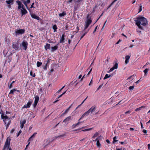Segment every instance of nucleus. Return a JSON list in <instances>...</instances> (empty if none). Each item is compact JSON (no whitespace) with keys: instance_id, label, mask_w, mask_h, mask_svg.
Returning <instances> with one entry per match:
<instances>
[{"instance_id":"79ce46f5","label":"nucleus","mask_w":150,"mask_h":150,"mask_svg":"<svg viewBox=\"0 0 150 150\" xmlns=\"http://www.w3.org/2000/svg\"><path fill=\"white\" fill-rule=\"evenodd\" d=\"M77 125L76 124H74L72 126V128H74L76 127L77 126Z\"/></svg>"},{"instance_id":"0eeeda50","label":"nucleus","mask_w":150,"mask_h":150,"mask_svg":"<svg viewBox=\"0 0 150 150\" xmlns=\"http://www.w3.org/2000/svg\"><path fill=\"white\" fill-rule=\"evenodd\" d=\"M10 141H8V139H6L4 148L2 150H5L6 148H8V146H9Z\"/></svg>"},{"instance_id":"bb28decb","label":"nucleus","mask_w":150,"mask_h":150,"mask_svg":"<svg viewBox=\"0 0 150 150\" xmlns=\"http://www.w3.org/2000/svg\"><path fill=\"white\" fill-rule=\"evenodd\" d=\"M149 69L146 68L144 71V73L145 76L146 75L147 73L149 71Z\"/></svg>"},{"instance_id":"e2e57ef3","label":"nucleus","mask_w":150,"mask_h":150,"mask_svg":"<svg viewBox=\"0 0 150 150\" xmlns=\"http://www.w3.org/2000/svg\"><path fill=\"white\" fill-rule=\"evenodd\" d=\"M92 83V79H91L90 83H89V86H90L91 85V84Z\"/></svg>"},{"instance_id":"a19ab883","label":"nucleus","mask_w":150,"mask_h":150,"mask_svg":"<svg viewBox=\"0 0 150 150\" xmlns=\"http://www.w3.org/2000/svg\"><path fill=\"white\" fill-rule=\"evenodd\" d=\"M96 144L97 146L99 147L100 146L99 142V140H97V141Z\"/></svg>"},{"instance_id":"39448f33","label":"nucleus","mask_w":150,"mask_h":150,"mask_svg":"<svg viewBox=\"0 0 150 150\" xmlns=\"http://www.w3.org/2000/svg\"><path fill=\"white\" fill-rule=\"evenodd\" d=\"M92 22V21L90 19L88 18L85 22V25L84 28V30H86L88 28L89 25Z\"/></svg>"},{"instance_id":"49530a36","label":"nucleus","mask_w":150,"mask_h":150,"mask_svg":"<svg viewBox=\"0 0 150 150\" xmlns=\"http://www.w3.org/2000/svg\"><path fill=\"white\" fill-rule=\"evenodd\" d=\"M142 6H140V8L139 10V11L138 12V13H139L140 12H141L142 10Z\"/></svg>"},{"instance_id":"de8ad7c7","label":"nucleus","mask_w":150,"mask_h":150,"mask_svg":"<svg viewBox=\"0 0 150 150\" xmlns=\"http://www.w3.org/2000/svg\"><path fill=\"white\" fill-rule=\"evenodd\" d=\"M37 103H38L34 102V104L33 105L34 107H36L37 104Z\"/></svg>"},{"instance_id":"58836bf2","label":"nucleus","mask_w":150,"mask_h":150,"mask_svg":"<svg viewBox=\"0 0 150 150\" xmlns=\"http://www.w3.org/2000/svg\"><path fill=\"white\" fill-rule=\"evenodd\" d=\"M89 29H87V30H84H84L82 31V32H83H83H84V33H86V34L88 32V31H89Z\"/></svg>"},{"instance_id":"f704fd0d","label":"nucleus","mask_w":150,"mask_h":150,"mask_svg":"<svg viewBox=\"0 0 150 150\" xmlns=\"http://www.w3.org/2000/svg\"><path fill=\"white\" fill-rule=\"evenodd\" d=\"M108 78H109V75H108V74H106L105 75L104 77V78L103 79L104 80H105V79H107Z\"/></svg>"},{"instance_id":"2f4dec72","label":"nucleus","mask_w":150,"mask_h":150,"mask_svg":"<svg viewBox=\"0 0 150 150\" xmlns=\"http://www.w3.org/2000/svg\"><path fill=\"white\" fill-rule=\"evenodd\" d=\"M117 0H114V1L110 5V6H109V7H108L107 9L109 8L116 1H117Z\"/></svg>"},{"instance_id":"6e6d98bb","label":"nucleus","mask_w":150,"mask_h":150,"mask_svg":"<svg viewBox=\"0 0 150 150\" xmlns=\"http://www.w3.org/2000/svg\"><path fill=\"white\" fill-rule=\"evenodd\" d=\"M143 133H145V134H146L147 132L146 130L145 129H144L143 131Z\"/></svg>"},{"instance_id":"412c9836","label":"nucleus","mask_w":150,"mask_h":150,"mask_svg":"<svg viewBox=\"0 0 150 150\" xmlns=\"http://www.w3.org/2000/svg\"><path fill=\"white\" fill-rule=\"evenodd\" d=\"M64 135H65L64 134H62V135H60L58 136H55L54 137V139L53 140L55 139H56L58 138H59L62 137H64Z\"/></svg>"},{"instance_id":"052dcab7","label":"nucleus","mask_w":150,"mask_h":150,"mask_svg":"<svg viewBox=\"0 0 150 150\" xmlns=\"http://www.w3.org/2000/svg\"><path fill=\"white\" fill-rule=\"evenodd\" d=\"M69 111V110L67 109L65 111V112H64V113H67L68 112V111Z\"/></svg>"},{"instance_id":"6e6552de","label":"nucleus","mask_w":150,"mask_h":150,"mask_svg":"<svg viewBox=\"0 0 150 150\" xmlns=\"http://www.w3.org/2000/svg\"><path fill=\"white\" fill-rule=\"evenodd\" d=\"M23 1V2L26 8L28 10H29V8H28L27 6V4H29L30 2V0H21Z\"/></svg>"},{"instance_id":"aec40b11","label":"nucleus","mask_w":150,"mask_h":150,"mask_svg":"<svg viewBox=\"0 0 150 150\" xmlns=\"http://www.w3.org/2000/svg\"><path fill=\"white\" fill-rule=\"evenodd\" d=\"M37 132H35L29 138L28 141H29L31 139L33 138H34L35 137V136L37 134Z\"/></svg>"},{"instance_id":"f257e3e1","label":"nucleus","mask_w":150,"mask_h":150,"mask_svg":"<svg viewBox=\"0 0 150 150\" xmlns=\"http://www.w3.org/2000/svg\"><path fill=\"white\" fill-rule=\"evenodd\" d=\"M137 20H135L136 24L138 26L139 28L143 30V27L141 25V24L143 26H145L148 24L146 18L142 16L137 17Z\"/></svg>"},{"instance_id":"69168bd1","label":"nucleus","mask_w":150,"mask_h":150,"mask_svg":"<svg viewBox=\"0 0 150 150\" xmlns=\"http://www.w3.org/2000/svg\"><path fill=\"white\" fill-rule=\"evenodd\" d=\"M148 150H149L150 148V144H148Z\"/></svg>"},{"instance_id":"f03ea898","label":"nucleus","mask_w":150,"mask_h":150,"mask_svg":"<svg viewBox=\"0 0 150 150\" xmlns=\"http://www.w3.org/2000/svg\"><path fill=\"white\" fill-rule=\"evenodd\" d=\"M96 109V106L95 105L93 106L88 111L82 115L81 117L79 119V121L82 118L84 117L85 116L88 115L90 113L91 114H96L97 112H96L95 113Z\"/></svg>"},{"instance_id":"603ef678","label":"nucleus","mask_w":150,"mask_h":150,"mask_svg":"<svg viewBox=\"0 0 150 150\" xmlns=\"http://www.w3.org/2000/svg\"><path fill=\"white\" fill-rule=\"evenodd\" d=\"M92 68H91V69L90 71H89L88 74H87V75H88L90 74V73L92 71Z\"/></svg>"},{"instance_id":"1a4fd4ad","label":"nucleus","mask_w":150,"mask_h":150,"mask_svg":"<svg viewBox=\"0 0 150 150\" xmlns=\"http://www.w3.org/2000/svg\"><path fill=\"white\" fill-rule=\"evenodd\" d=\"M28 45V43L27 41H23L22 43V45L23 47V49L26 50L27 48V46Z\"/></svg>"},{"instance_id":"680f3d73","label":"nucleus","mask_w":150,"mask_h":150,"mask_svg":"<svg viewBox=\"0 0 150 150\" xmlns=\"http://www.w3.org/2000/svg\"><path fill=\"white\" fill-rule=\"evenodd\" d=\"M12 83H11L9 86V88H12Z\"/></svg>"},{"instance_id":"7ed1b4c3","label":"nucleus","mask_w":150,"mask_h":150,"mask_svg":"<svg viewBox=\"0 0 150 150\" xmlns=\"http://www.w3.org/2000/svg\"><path fill=\"white\" fill-rule=\"evenodd\" d=\"M1 118L3 120L5 124L6 127V129H7L10 123L11 120H10V118L7 115L4 116V114H1Z\"/></svg>"},{"instance_id":"338daca9","label":"nucleus","mask_w":150,"mask_h":150,"mask_svg":"<svg viewBox=\"0 0 150 150\" xmlns=\"http://www.w3.org/2000/svg\"><path fill=\"white\" fill-rule=\"evenodd\" d=\"M59 98H57V100H56L55 101H54V103H56V102H57L59 100L58 99Z\"/></svg>"},{"instance_id":"9b49d317","label":"nucleus","mask_w":150,"mask_h":150,"mask_svg":"<svg viewBox=\"0 0 150 150\" xmlns=\"http://www.w3.org/2000/svg\"><path fill=\"white\" fill-rule=\"evenodd\" d=\"M21 11L22 13V16L25 14L27 13L28 12L27 10L24 8V7H23L22 9H21Z\"/></svg>"},{"instance_id":"4c0bfd02","label":"nucleus","mask_w":150,"mask_h":150,"mask_svg":"<svg viewBox=\"0 0 150 150\" xmlns=\"http://www.w3.org/2000/svg\"><path fill=\"white\" fill-rule=\"evenodd\" d=\"M30 75L31 76H32L33 77H35V73H34L33 74V72L32 71H30Z\"/></svg>"},{"instance_id":"864d4df0","label":"nucleus","mask_w":150,"mask_h":150,"mask_svg":"<svg viewBox=\"0 0 150 150\" xmlns=\"http://www.w3.org/2000/svg\"><path fill=\"white\" fill-rule=\"evenodd\" d=\"M92 68H91V69L90 71H89L88 74H87V75H88L90 74V73L92 71Z\"/></svg>"},{"instance_id":"dca6fc26","label":"nucleus","mask_w":150,"mask_h":150,"mask_svg":"<svg viewBox=\"0 0 150 150\" xmlns=\"http://www.w3.org/2000/svg\"><path fill=\"white\" fill-rule=\"evenodd\" d=\"M12 46V47L16 50H18L19 48L18 45L17 43L13 44Z\"/></svg>"},{"instance_id":"9d476101","label":"nucleus","mask_w":150,"mask_h":150,"mask_svg":"<svg viewBox=\"0 0 150 150\" xmlns=\"http://www.w3.org/2000/svg\"><path fill=\"white\" fill-rule=\"evenodd\" d=\"M16 3L18 4V9H20L21 8H22L23 7H24V6L23 4H22V3L21 2L19 1H16Z\"/></svg>"},{"instance_id":"473e14b6","label":"nucleus","mask_w":150,"mask_h":150,"mask_svg":"<svg viewBox=\"0 0 150 150\" xmlns=\"http://www.w3.org/2000/svg\"><path fill=\"white\" fill-rule=\"evenodd\" d=\"M99 135V133L98 132H96L94 134L93 136L92 137V138H93L94 137H97Z\"/></svg>"},{"instance_id":"4468645a","label":"nucleus","mask_w":150,"mask_h":150,"mask_svg":"<svg viewBox=\"0 0 150 150\" xmlns=\"http://www.w3.org/2000/svg\"><path fill=\"white\" fill-rule=\"evenodd\" d=\"M31 17L33 18L37 19V20H40V18L38 16H37L34 14H31Z\"/></svg>"},{"instance_id":"09e8293b","label":"nucleus","mask_w":150,"mask_h":150,"mask_svg":"<svg viewBox=\"0 0 150 150\" xmlns=\"http://www.w3.org/2000/svg\"><path fill=\"white\" fill-rule=\"evenodd\" d=\"M131 112V111L130 110H129L126 112H125V114H129L130 113V112Z\"/></svg>"},{"instance_id":"a18cd8bd","label":"nucleus","mask_w":150,"mask_h":150,"mask_svg":"<svg viewBox=\"0 0 150 150\" xmlns=\"http://www.w3.org/2000/svg\"><path fill=\"white\" fill-rule=\"evenodd\" d=\"M141 110V108L139 107L138 108H136L135 110V111H139Z\"/></svg>"},{"instance_id":"423d86ee","label":"nucleus","mask_w":150,"mask_h":150,"mask_svg":"<svg viewBox=\"0 0 150 150\" xmlns=\"http://www.w3.org/2000/svg\"><path fill=\"white\" fill-rule=\"evenodd\" d=\"M10 141H8V139H6L4 148L2 150H5L6 148H8V146H9Z\"/></svg>"},{"instance_id":"2eb2a0df","label":"nucleus","mask_w":150,"mask_h":150,"mask_svg":"<svg viewBox=\"0 0 150 150\" xmlns=\"http://www.w3.org/2000/svg\"><path fill=\"white\" fill-rule=\"evenodd\" d=\"M130 57V56L129 55H127L125 57V64H127L129 62V59Z\"/></svg>"},{"instance_id":"c756f323","label":"nucleus","mask_w":150,"mask_h":150,"mask_svg":"<svg viewBox=\"0 0 150 150\" xmlns=\"http://www.w3.org/2000/svg\"><path fill=\"white\" fill-rule=\"evenodd\" d=\"M42 64V62H40L38 61L37 63V67H40V66H41V65Z\"/></svg>"},{"instance_id":"774afa93","label":"nucleus","mask_w":150,"mask_h":150,"mask_svg":"<svg viewBox=\"0 0 150 150\" xmlns=\"http://www.w3.org/2000/svg\"><path fill=\"white\" fill-rule=\"evenodd\" d=\"M130 130L131 131H133L134 130V129L132 128H130Z\"/></svg>"},{"instance_id":"37998d69","label":"nucleus","mask_w":150,"mask_h":150,"mask_svg":"<svg viewBox=\"0 0 150 150\" xmlns=\"http://www.w3.org/2000/svg\"><path fill=\"white\" fill-rule=\"evenodd\" d=\"M103 84H102V85H100L97 88V91H98V90L100 89L102 87V86H103Z\"/></svg>"},{"instance_id":"5701e85b","label":"nucleus","mask_w":150,"mask_h":150,"mask_svg":"<svg viewBox=\"0 0 150 150\" xmlns=\"http://www.w3.org/2000/svg\"><path fill=\"white\" fill-rule=\"evenodd\" d=\"M66 13L64 11L62 13L59 14V17H62L66 15Z\"/></svg>"},{"instance_id":"6ab92c4d","label":"nucleus","mask_w":150,"mask_h":150,"mask_svg":"<svg viewBox=\"0 0 150 150\" xmlns=\"http://www.w3.org/2000/svg\"><path fill=\"white\" fill-rule=\"evenodd\" d=\"M45 48L47 50V49H49L50 48V44L47 43L46 45L45 46Z\"/></svg>"},{"instance_id":"3c124183","label":"nucleus","mask_w":150,"mask_h":150,"mask_svg":"<svg viewBox=\"0 0 150 150\" xmlns=\"http://www.w3.org/2000/svg\"><path fill=\"white\" fill-rule=\"evenodd\" d=\"M97 27H98V26H96V28H95V29H94V31H93V33H95L96 31V30L97 29Z\"/></svg>"},{"instance_id":"5fc2aeb1","label":"nucleus","mask_w":150,"mask_h":150,"mask_svg":"<svg viewBox=\"0 0 150 150\" xmlns=\"http://www.w3.org/2000/svg\"><path fill=\"white\" fill-rule=\"evenodd\" d=\"M20 125H21L20 127H21V129L23 128V127H24V125L22 124H20Z\"/></svg>"},{"instance_id":"e433bc0d","label":"nucleus","mask_w":150,"mask_h":150,"mask_svg":"<svg viewBox=\"0 0 150 150\" xmlns=\"http://www.w3.org/2000/svg\"><path fill=\"white\" fill-rule=\"evenodd\" d=\"M92 129L93 128H90L89 129H85L82 130V131H89L90 130Z\"/></svg>"},{"instance_id":"72a5a7b5","label":"nucleus","mask_w":150,"mask_h":150,"mask_svg":"<svg viewBox=\"0 0 150 150\" xmlns=\"http://www.w3.org/2000/svg\"><path fill=\"white\" fill-rule=\"evenodd\" d=\"M26 122V121L25 120H21L20 121V124L24 125L25 123Z\"/></svg>"},{"instance_id":"7c9ffc66","label":"nucleus","mask_w":150,"mask_h":150,"mask_svg":"<svg viewBox=\"0 0 150 150\" xmlns=\"http://www.w3.org/2000/svg\"><path fill=\"white\" fill-rule=\"evenodd\" d=\"M135 75H132V76H129L127 79V80H128V79H132V80L135 77Z\"/></svg>"},{"instance_id":"13d9d810","label":"nucleus","mask_w":150,"mask_h":150,"mask_svg":"<svg viewBox=\"0 0 150 150\" xmlns=\"http://www.w3.org/2000/svg\"><path fill=\"white\" fill-rule=\"evenodd\" d=\"M14 130L15 129H12L10 132L12 134L14 132Z\"/></svg>"},{"instance_id":"f8f14e48","label":"nucleus","mask_w":150,"mask_h":150,"mask_svg":"<svg viewBox=\"0 0 150 150\" xmlns=\"http://www.w3.org/2000/svg\"><path fill=\"white\" fill-rule=\"evenodd\" d=\"M71 117L70 116L67 117L63 120V122L66 123L67 124H68L69 121L71 120Z\"/></svg>"},{"instance_id":"b1692460","label":"nucleus","mask_w":150,"mask_h":150,"mask_svg":"<svg viewBox=\"0 0 150 150\" xmlns=\"http://www.w3.org/2000/svg\"><path fill=\"white\" fill-rule=\"evenodd\" d=\"M39 99V97L38 96H37L35 97L34 102L38 103Z\"/></svg>"},{"instance_id":"a211bd4d","label":"nucleus","mask_w":150,"mask_h":150,"mask_svg":"<svg viewBox=\"0 0 150 150\" xmlns=\"http://www.w3.org/2000/svg\"><path fill=\"white\" fill-rule=\"evenodd\" d=\"M64 34H63L62 35V37L60 40V43H62L64 42Z\"/></svg>"},{"instance_id":"cd10ccee","label":"nucleus","mask_w":150,"mask_h":150,"mask_svg":"<svg viewBox=\"0 0 150 150\" xmlns=\"http://www.w3.org/2000/svg\"><path fill=\"white\" fill-rule=\"evenodd\" d=\"M118 64L117 62H116L115 64L114 65L113 67L115 69H116L118 68Z\"/></svg>"},{"instance_id":"20e7f679","label":"nucleus","mask_w":150,"mask_h":150,"mask_svg":"<svg viewBox=\"0 0 150 150\" xmlns=\"http://www.w3.org/2000/svg\"><path fill=\"white\" fill-rule=\"evenodd\" d=\"M25 32V30L23 29H16L15 32L16 36L19 35L24 34Z\"/></svg>"},{"instance_id":"8fccbe9b","label":"nucleus","mask_w":150,"mask_h":150,"mask_svg":"<svg viewBox=\"0 0 150 150\" xmlns=\"http://www.w3.org/2000/svg\"><path fill=\"white\" fill-rule=\"evenodd\" d=\"M43 69L44 70H46L47 69V64H46L45 66L43 67Z\"/></svg>"},{"instance_id":"ddd939ff","label":"nucleus","mask_w":150,"mask_h":150,"mask_svg":"<svg viewBox=\"0 0 150 150\" xmlns=\"http://www.w3.org/2000/svg\"><path fill=\"white\" fill-rule=\"evenodd\" d=\"M32 103L31 102L28 101L26 105H25L23 107L24 108H28L30 107Z\"/></svg>"},{"instance_id":"c9c22d12","label":"nucleus","mask_w":150,"mask_h":150,"mask_svg":"<svg viewBox=\"0 0 150 150\" xmlns=\"http://www.w3.org/2000/svg\"><path fill=\"white\" fill-rule=\"evenodd\" d=\"M114 69H115L112 67L108 71V73L110 72H111L113 71Z\"/></svg>"},{"instance_id":"393cba45","label":"nucleus","mask_w":150,"mask_h":150,"mask_svg":"<svg viewBox=\"0 0 150 150\" xmlns=\"http://www.w3.org/2000/svg\"><path fill=\"white\" fill-rule=\"evenodd\" d=\"M13 0H7L6 1V3L8 4H13Z\"/></svg>"},{"instance_id":"0e129e2a","label":"nucleus","mask_w":150,"mask_h":150,"mask_svg":"<svg viewBox=\"0 0 150 150\" xmlns=\"http://www.w3.org/2000/svg\"><path fill=\"white\" fill-rule=\"evenodd\" d=\"M83 123V122H79L77 123H76L77 125H79L81 123Z\"/></svg>"},{"instance_id":"c03bdc74","label":"nucleus","mask_w":150,"mask_h":150,"mask_svg":"<svg viewBox=\"0 0 150 150\" xmlns=\"http://www.w3.org/2000/svg\"><path fill=\"white\" fill-rule=\"evenodd\" d=\"M65 86H63L61 89H60V90H58L57 93H59L65 87Z\"/></svg>"},{"instance_id":"ea45409f","label":"nucleus","mask_w":150,"mask_h":150,"mask_svg":"<svg viewBox=\"0 0 150 150\" xmlns=\"http://www.w3.org/2000/svg\"><path fill=\"white\" fill-rule=\"evenodd\" d=\"M134 88V86H130L129 87V90H133Z\"/></svg>"},{"instance_id":"c85d7f7f","label":"nucleus","mask_w":150,"mask_h":150,"mask_svg":"<svg viewBox=\"0 0 150 150\" xmlns=\"http://www.w3.org/2000/svg\"><path fill=\"white\" fill-rule=\"evenodd\" d=\"M117 137L115 136L113 138V143L114 144H115V142L118 141V140H116Z\"/></svg>"},{"instance_id":"4d7b16f0","label":"nucleus","mask_w":150,"mask_h":150,"mask_svg":"<svg viewBox=\"0 0 150 150\" xmlns=\"http://www.w3.org/2000/svg\"><path fill=\"white\" fill-rule=\"evenodd\" d=\"M34 3H33L31 5V6H30V8H35V7H34V6H33V5H34Z\"/></svg>"},{"instance_id":"a878e982","label":"nucleus","mask_w":150,"mask_h":150,"mask_svg":"<svg viewBox=\"0 0 150 150\" xmlns=\"http://www.w3.org/2000/svg\"><path fill=\"white\" fill-rule=\"evenodd\" d=\"M18 91L16 89H13V90H11L10 91V92L9 93V94H14V92H15V91Z\"/></svg>"},{"instance_id":"f3484780","label":"nucleus","mask_w":150,"mask_h":150,"mask_svg":"<svg viewBox=\"0 0 150 150\" xmlns=\"http://www.w3.org/2000/svg\"><path fill=\"white\" fill-rule=\"evenodd\" d=\"M51 48V52H53L57 49L58 46L57 45H55L53 47H52Z\"/></svg>"},{"instance_id":"bf43d9fd","label":"nucleus","mask_w":150,"mask_h":150,"mask_svg":"<svg viewBox=\"0 0 150 150\" xmlns=\"http://www.w3.org/2000/svg\"><path fill=\"white\" fill-rule=\"evenodd\" d=\"M122 40L120 39L119 40L116 42V44H118Z\"/></svg>"},{"instance_id":"4be33fe9","label":"nucleus","mask_w":150,"mask_h":150,"mask_svg":"<svg viewBox=\"0 0 150 150\" xmlns=\"http://www.w3.org/2000/svg\"><path fill=\"white\" fill-rule=\"evenodd\" d=\"M52 28L54 30V32H56L57 31V28L56 25H54L52 27Z\"/></svg>"}]
</instances>
